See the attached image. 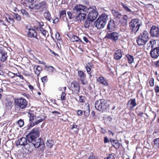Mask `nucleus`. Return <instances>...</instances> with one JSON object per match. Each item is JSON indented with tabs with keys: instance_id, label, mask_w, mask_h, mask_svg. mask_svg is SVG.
<instances>
[{
	"instance_id": "09e8293b",
	"label": "nucleus",
	"mask_w": 159,
	"mask_h": 159,
	"mask_svg": "<svg viewBox=\"0 0 159 159\" xmlns=\"http://www.w3.org/2000/svg\"><path fill=\"white\" fill-rule=\"evenodd\" d=\"M41 80L43 83H46L48 81L47 77L46 76H44L41 78Z\"/></svg>"
},
{
	"instance_id": "c756f323",
	"label": "nucleus",
	"mask_w": 159,
	"mask_h": 159,
	"mask_svg": "<svg viewBox=\"0 0 159 159\" xmlns=\"http://www.w3.org/2000/svg\"><path fill=\"white\" fill-rule=\"evenodd\" d=\"M126 57L128 59V62L131 64L134 62V59L133 57L130 55H126Z\"/></svg>"
},
{
	"instance_id": "f03ea898",
	"label": "nucleus",
	"mask_w": 159,
	"mask_h": 159,
	"mask_svg": "<svg viewBox=\"0 0 159 159\" xmlns=\"http://www.w3.org/2000/svg\"><path fill=\"white\" fill-rule=\"evenodd\" d=\"M95 6H93L92 7H90L88 8H87V11L88 12V14L87 19L84 24L85 27L86 28L89 27L91 24V23L95 20L98 16V13L95 10Z\"/></svg>"
},
{
	"instance_id": "5fc2aeb1",
	"label": "nucleus",
	"mask_w": 159,
	"mask_h": 159,
	"mask_svg": "<svg viewBox=\"0 0 159 159\" xmlns=\"http://www.w3.org/2000/svg\"><path fill=\"white\" fill-rule=\"evenodd\" d=\"M77 127H78V126L77 125H75L74 123L72 125L71 129H76V131H77L79 130V128H77Z\"/></svg>"
},
{
	"instance_id": "9b49d317",
	"label": "nucleus",
	"mask_w": 159,
	"mask_h": 159,
	"mask_svg": "<svg viewBox=\"0 0 159 159\" xmlns=\"http://www.w3.org/2000/svg\"><path fill=\"white\" fill-rule=\"evenodd\" d=\"M35 148H39L40 151L43 152L45 149V145L43 140H41V138H39L37 139L34 143H33Z\"/></svg>"
},
{
	"instance_id": "6e6552de",
	"label": "nucleus",
	"mask_w": 159,
	"mask_h": 159,
	"mask_svg": "<svg viewBox=\"0 0 159 159\" xmlns=\"http://www.w3.org/2000/svg\"><path fill=\"white\" fill-rule=\"evenodd\" d=\"M129 24L130 30L135 33L139 30L140 27L142 25L139 20L136 19L132 20Z\"/></svg>"
},
{
	"instance_id": "79ce46f5",
	"label": "nucleus",
	"mask_w": 159,
	"mask_h": 159,
	"mask_svg": "<svg viewBox=\"0 0 159 159\" xmlns=\"http://www.w3.org/2000/svg\"><path fill=\"white\" fill-rule=\"evenodd\" d=\"M122 6L127 11L131 12L132 11L129 8L127 7L126 6V5L122 3Z\"/></svg>"
},
{
	"instance_id": "a18cd8bd",
	"label": "nucleus",
	"mask_w": 159,
	"mask_h": 159,
	"mask_svg": "<svg viewBox=\"0 0 159 159\" xmlns=\"http://www.w3.org/2000/svg\"><path fill=\"white\" fill-rule=\"evenodd\" d=\"M18 123L20 127H22L24 124V121L21 119L18 120Z\"/></svg>"
},
{
	"instance_id": "f704fd0d",
	"label": "nucleus",
	"mask_w": 159,
	"mask_h": 159,
	"mask_svg": "<svg viewBox=\"0 0 159 159\" xmlns=\"http://www.w3.org/2000/svg\"><path fill=\"white\" fill-rule=\"evenodd\" d=\"M154 145L159 148V138L155 139L154 140Z\"/></svg>"
},
{
	"instance_id": "4c0bfd02",
	"label": "nucleus",
	"mask_w": 159,
	"mask_h": 159,
	"mask_svg": "<svg viewBox=\"0 0 159 159\" xmlns=\"http://www.w3.org/2000/svg\"><path fill=\"white\" fill-rule=\"evenodd\" d=\"M12 102L10 101H8L6 103V105L8 108H11L12 107Z\"/></svg>"
},
{
	"instance_id": "f3484780",
	"label": "nucleus",
	"mask_w": 159,
	"mask_h": 159,
	"mask_svg": "<svg viewBox=\"0 0 159 159\" xmlns=\"http://www.w3.org/2000/svg\"><path fill=\"white\" fill-rule=\"evenodd\" d=\"M0 54H1L0 60L2 62H4L7 60V52L2 49H0Z\"/></svg>"
},
{
	"instance_id": "b1692460",
	"label": "nucleus",
	"mask_w": 159,
	"mask_h": 159,
	"mask_svg": "<svg viewBox=\"0 0 159 159\" xmlns=\"http://www.w3.org/2000/svg\"><path fill=\"white\" fill-rule=\"evenodd\" d=\"M28 143V142L26 144L25 146V148H26L28 152H31L33 151V148L34 146V145L32 144L31 143Z\"/></svg>"
},
{
	"instance_id": "ea45409f",
	"label": "nucleus",
	"mask_w": 159,
	"mask_h": 159,
	"mask_svg": "<svg viewBox=\"0 0 159 159\" xmlns=\"http://www.w3.org/2000/svg\"><path fill=\"white\" fill-rule=\"evenodd\" d=\"M14 18L19 21L20 20L21 18L20 16L18 14L14 13Z\"/></svg>"
},
{
	"instance_id": "cd10ccee",
	"label": "nucleus",
	"mask_w": 159,
	"mask_h": 159,
	"mask_svg": "<svg viewBox=\"0 0 159 159\" xmlns=\"http://www.w3.org/2000/svg\"><path fill=\"white\" fill-rule=\"evenodd\" d=\"M20 11L23 15L25 17L29 18L30 17L29 13L24 9H21Z\"/></svg>"
},
{
	"instance_id": "dca6fc26",
	"label": "nucleus",
	"mask_w": 159,
	"mask_h": 159,
	"mask_svg": "<svg viewBox=\"0 0 159 159\" xmlns=\"http://www.w3.org/2000/svg\"><path fill=\"white\" fill-rule=\"evenodd\" d=\"M150 54L152 58L155 59L157 58L159 56V47L152 48Z\"/></svg>"
},
{
	"instance_id": "c85d7f7f",
	"label": "nucleus",
	"mask_w": 159,
	"mask_h": 159,
	"mask_svg": "<svg viewBox=\"0 0 159 159\" xmlns=\"http://www.w3.org/2000/svg\"><path fill=\"white\" fill-rule=\"evenodd\" d=\"M43 119H41L39 120H36V121H34L33 123H31V124L29 126H30V127H32L34 125H35L39 123L42 122L43 121Z\"/></svg>"
},
{
	"instance_id": "338daca9",
	"label": "nucleus",
	"mask_w": 159,
	"mask_h": 159,
	"mask_svg": "<svg viewBox=\"0 0 159 159\" xmlns=\"http://www.w3.org/2000/svg\"><path fill=\"white\" fill-rule=\"evenodd\" d=\"M108 132L110 135L111 134L112 136L114 135V133H112L111 130H108Z\"/></svg>"
},
{
	"instance_id": "bb28decb",
	"label": "nucleus",
	"mask_w": 159,
	"mask_h": 159,
	"mask_svg": "<svg viewBox=\"0 0 159 159\" xmlns=\"http://www.w3.org/2000/svg\"><path fill=\"white\" fill-rule=\"evenodd\" d=\"M46 145L48 148L52 147L53 145L54 144L53 141L52 140H48L46 143Z\"/></svg>"
},
{
	"instance_id": "412c9836",
	"label": "nucleus",
	"mask_w": 159,
	"mask_h": 159,
	"mask_svg": "<svg viewBox=\"0 0 159 159\" xmlns=\"http://www.w3.org/2000/svg\"><path fill=\"white\" fill-rule=\"evenodd\" d=\"M34 115L32 113V111H29L28 112V116L29 117L30 123L28 125V126L29 128H30L31 127L29 126L30 125L34 122L33 121L34 119Z\"/></svg>"
},
{
	"instance_id": "c03bdc74",
	"label": "nucleus",
	"mask_w": 159,
	"mask_h": 159,
	"mask_svg": "<svg viewBox=\"0 0 159 159\" xmlns=\"http://www.w3.org/2000/svg\"><path fill=\"white\" fill-rule=\"evenodd\" d=\"M84 114L86 116H88L89 114V108H88L87 110L84 111Z\"/></svg>"
},
{
	"instance_id": "a19ab883",
	"label": "nucleus",
	"mask_w": 159,
	"mask_h": 159,
	"mask_svg": "<svg viewBox=\"0 0 159 159\" xmlns=\"http://www.w3.org/2000/svg\"><path fill=\"white\" fill-rule=\"evenodd\" d=\"M43 35L44 36H46V33L47 31L43 29L42 27H41L40 30H39Z\"/></svg>"
},
{
	"instance_id": "4468645a",
	"label": "nucleus",
	"mask_w": 159,
	"mask_h": 159,
	"mask_svg": "<svg viewBox=\"0 0 159 159\" xmlns=\"http://www.w3.org/2000/svg\"><path fill=\"white\" fill-rule=\"evenodd\" d=\"M78 76L81 83L83 85L86 84L87 81L86 79V75L82 71L79 70L78 71Z\"/></svg>"
},
{
	"instance_id": "4be33fe9",
	"label": "nucleus",
	"mask_w": 159,
	"mask_h": 159,
	"mask_svg": "<svg viewBox=\"0 0 159 159\" xmlns=\"http://www.w3.org/2000/svg\"><path fill=\"white\" fill-rule=\"evenodd\" d=\"M110 142L112 145L116 149H118L120 147V144L117 140L110 139Z\"/></svg>"
},
{
	"instance_id": "2eb2a0df",
	"label": "nucleus",
	"mask_w": 159,
	"mask_h": 159,
	"mask_svg": "<svg viewBox=\"0 0 159 159\" xmlns=\"http://www.w3.org/2000/svg\"><path fill=\"white\" fill-rule=\"evenodd\" d=\"M150 33L152 37H158L159 36V28L153 26L151 28Z\"/></svg>"
},
{
	"instance_id": "13d9d810",
	"label": "nucleus",
	"mask_w": 159,
	"mask_h": 159,
	"mask_svg": "<svg viewBox=\"0 0 159 159\" xmlns=\"http://www.w3.org/2000/svg\"><path fill=\"white\" fill-rule=\"evenodd\" d=\"M155 90L156 93H157L159 92V87L156 86L155 87Z\"/></svg>"
},
{
	"instance_id": "37998d69",
	"label": "nucleus",
	"mask_w": 159,
	"mask_h": 159,
	"mask_svg": "<svg viewBox=\"0 0 159 159\" xmlns=\"http://www.w3.org/2000/svg\"><path fill=\"white\" fill-rule=\"evenodd\" d=\"M154 79L152 78L150 79L149 81V83L150 86L152 87L154 85Z\"/></svg>"
},
{
	"instance_id": "2f4dec72",
	"label": "nucleus",
	"mask_w": 159,
	"mask_h": 159,
	"mask_svg": "<svg viewBox=\"0 0 159 159\" xmlns=\"http://www.w3.org/2000/svg\"><path fill=\"white\" fill-rule=\"evenodd\" d=\"M67 14L70 19H71L73 18H75V15H74L75 14H74L73 12L72 13L70 11H69L67 12Z\"/></svg>"
},
{
	"instance_id": "603ef678",
	"label": "nucleus",
	"mask_w": 159,
	"mask_h": 159,
	"mask_svg": "<svg viewBox=\"0 0 159 159\" xmlns=\"http://www.w3.org/2000/svg\"><path fill=\"white\" fill-rule=\"evenodd\" d=\"M54 70V68L51 66L47 68L46 70H47L49 71H50L53 72Z\"/></svg>"
},
{
	"instance_id": "052dcab7",
	"label": "nucleus",
	"mask_w": 159,
	"mask_h": 159,
	"mask_svg": "<svg viewBox=\"0 0 159 159\" xmlns=\"http://www.w3.org/2000/svg\"><path fill=\"white\" fill-rule=\"evenodd\" d=\"M84 41L86 43H88L89 42V40L88 38L86 37H84L83 38Z\"/></svg>"
},
{
	"instance_id": "c9c22d12",
	"label": "nucleus",
	"mask_w": 159,
	"mask_h": 159,
	"mask_svg": "<svg viewBox=\"0 0 159 159\" xmlns=\"http://www.w3.org/2000/svg\"><path fill=\"white\" fill-rule=\"evenodd\" d=\"M85 68L88 73L89 74L90 77H91L92 75H91V68L89 67L88 66H86Z\"/></svg>"
},
{
	"instance_id": "1a4fd4ad",
	"label": "nucleus",
	"mask_w": 159,
	"mask_h": 159,
	"mask_svg": "<svg viewBox=\"0 0 159 159\" xmlns=\"http://www.w3.org/2000/svg\"><path fill=\"white\" fill-rule=\"evenodd\" d=\"M33 8L37 10L40 9L42 11H44L47 8V3L44 0H40L37 4L34 5Z\"/></svg>"
},
{
	"instance_id": "f257e3e1",
	"label": "nucleus",
	"mask_w": 159,
	"mask_h": 159,
	"mask_svg": "<svg viewBox=\"0 0 159 159\" xmlns=\"http://www.w3.org/2000/svg\"><path fill=\"white\" fill-rule=\"evenodd\" d=\"M87 10V7L86 6L80 4L76 5L73 9L74 13L75 15V20L77 21H81L85 20L86 14L82 12H86Z\"/></svg>"
},
{
	"instance_id": "774afa93",
	"label": "nucleus",
	"mask_w": 159,
	"mask_h": 159,
	"mask_svg": "<svg viewBox=\"0 0 159 159\" xmlns=\"http://www.w3.org/2000/svg\"><path fill=\"white\" fill-rule=\"evenodd\" d=\"M29 88H30V89H31V90H32L33 89H34V88H33V87L31 85H30L29 86Z\"/></svg>"
},
{
	"instance_id": "bf43d9fd",
	"label": "nucleus",
	"mask_w": 159,
	"mask_h": 159,
	"mask_svg": "<svg viewBox=\"0 0 159 159\" xmlns=\"http://www.w3.org/2000/svg\"><path fill=\"white\" fill-rule=\"evenodd\" d=\"M77 114L80 116H81L83 114V112L82 111L79 110L77 111Z\"/></svg>"
},
{
	"instance_id": "e2e57ef3",
	"label": "nucleus",
	"mask_w": 159,
	"mask_h": 159,
	"mask_svg": "<svg viewBox=\"0 0 159 159\" xmlns=\"http://www.w3.org/2000/svg\"><path fill=\"white\" fill-rule=\"evenodd\" d=\"M154 63L157 67H159V60L155 62Z\"/></svg>"
},
{
	"instance_id": "393cba45",
	"label": "nucleus",
	"mask_w": 159,
	"mask_h": 159,
	"mask_svg": "<svg viewBox=\"0 0 159 159\" xmlns=\"http://www.w3.org/2000/svg\"><path fill=\"white\" fill-rule=\"evenodd\" d=\"M42 67L39 66H35L34 67L35 73L38 76L40 73V71L42 70Z\"/></svg>"
},
{
	"instance_id": "4d7b16f0",
	"label": "nucleus",
	"mask_w": 159,
	"mask_h": 159,
	"mask_svg": "<svg viewBox=\"0 0 159 159\" xmlns=\"http://www.w3.org/2000/svg\"><path fill=\"white\" fill-rule=\"evenodd\" d=\"M128 19V16L126 15H125L123 16V20L126 22H127V20Z\"/></svg>"
},
{
	"instance_id": "423d86ee",
	"label": "nucleus",
	"mask_w": 159,
	"mask_h": 159,
	"mask_svg": "<svg viewBox=\"0 0 159 159\" xmlns=\"http://www.w3.org/2000/svg\"><path fill=\"white\" fill-rule=\"evenodd\" d=\"M108 107L106 101L103 99L96 101L95 103V107L96 110L102 112L105 111Z\"/></svg>"
},
{
	"instance_id": "0eeeda50",
	"label": "nucleus",
	"mask_w": 159,
	"mask_h": 159,
	"mask_svg": "<svg viewBox=\"0 0 159 159\" xmlns=\"http://www.w3.org/2000/svg\"><path fill=\"white\" fill-rule=\"evenodd\" d=\"M15 102L16 109L19 110H24L28 105V102L23 98L15 99Z\"/></svg>"
},
{
	"instance_id": "864d4df0",
	"label": "nucleus",
	"mask_w": 159,
	"mask_h": 159,
	"mask_svg": "<svg viewBox=\"0 0 159 159\" xmlns=\"http://www.w3.org/2000/svg\"><path fill=\"white\" fill-rule=\"evenodd\" d=\"M84 97L83 96H81L80 97V98L79 100V101L80 102H84Z\"/></svg>"
},
{
	"instance_id": "69168bd1",
	"label": "nucleus",
	"mask_w": 159,
	"mask_h": 159,
	"mask_svg": "<svg viewBox=\"0 0 159 159\" xmlns=\"http://www.w3.org/2000/svg\"><path fill=\"white\" fill-rule=\"evenodd\" d=\"M50 52H51L53 54L54 56H58V55L56 53H55V52H54L53 51H52L51 50H50Z\"/></svg>"
},
{
	"instance_id": "473e14b6",
	"label": "nucleus",
	"mask_w": 159,
	"mask_h": 159,
	"mask_svg": "<svg viewBox=\"0 0 159 159\" xmlns=\"http://www.w3.org/2000/svg\"><path fill=\"white\" fill-rule=\"evenodd\" d=\"M73 42H79V38L75 35H73L72 36L70 39Z\"/></svg>"
},
{
	"instance_id": "7ed1b4c3",
	"label": "nucleus",
	"mask_w": 159,
	"mask_h": 159,
	"mask_svg": "<svg viewBox=\"0 0 159 159\" xmlns=\"http://www.w3.org/2000/svg\"><path fill=\"white\" fill-rule=\"evenodd\" d=\"M39 135V128H35L32 129L26 137L28 139V143L33 144L36 142Z\"/></svg>"
},
{
	"instance_id": "6ab92c4d",
	"label": "nucleus",
	"mask_w": 159,
	"mask_h": 159,
	"mask_svg": "<svg viewBox=\"0 0 159 159\" xmlns=\"http://www.w3.org/2000/svg\"><path fill=\"white\" fill-rule=\"evenodd\" d=\"M27 137L26 138L22 137L18 140L16 144L25 146L27 142Z\"/></svg>"
},
{
	"instance_id": "a211bd4d",
	"label": "nucleus",
	"mask_w": 159,
	"mask_h": 159,
	"mask_svg": "<svg viewBox=\"0 0 159 159\" xmlns=\"http://www.w3.org/2000/svg\"><path fill=\"white\" fill-rule=\"evenodd\" d=\"M27 34L29 38H34L38 39L37 37V33L33 29H29Z\"/></svg>"
},
{
	"instance_id": "39448f33",
	"label": "nucleus",
	"mask_w": 159,
	"mask_h": 159,
	"mask_svg": "<svg viewBox=\"0 0 159 159\" xmlns=\"http://www.w3.org/2000/svg\"><path fill=\"white\" fill-rule=\"evenodd\" d=\"M149 35L148 32L145 30L142 32L137 39V42L139 46L144 45L149 39Z\"/></svg>"
},
{
	"instance_id": "49530a36",
	"label": "nucleus",
	"mask_w": 159,
	"mask_h": 159,
	"mask_svg": "<svg viewBox=\"0 0 159 159\" xmlns=\"http://www.w3.org/2000/svg\"><path fill=\"white\" fill-rule=\"evenodd\" d=\"M6 19L7 21L9 23H10L11 24H13L14 22V20L12 18H11L10 17L8 18V19L9 21L8 20L7 17L6 18Z\"/></svg>"
},
{
	"instance_id": "e433bc0d",
	"label": "nucleus",
	"mask_w": 159,
	"mask_h": 159,
	"mask_svg": "<svg viewBox=\"0 0 159 159\" xmlns=\"http://www.w3.org/2000/svg\"><path fill=\"white\" fill-rule=\"evenodd\" d=\"M66 94L64 92H62L61 96V98L62 101H65L66 99Z\"/></svg>"
},
{
	"instance_id": "5701e85b",
	"label": "nucleus",
	"mask_w": 159,
	"mask_h": 159,
	"mask_svg": "<svg viewBox=\"0 0 159 159\" xmlns=\"http://www.w3.org/2000/svg\"><path fill=\"white\" fill-rule=\"evenodd\" d=\"M122 57V55L121 53V51L118 49L115 51L114 59L116 60L120 59Z\"/></svg>"
},
{
	"instance_id": "3c124183",
	"label": "nucleus",
	"mask_w": 159,
	"mask_h": 159,
	"mask_svg": "<svg viewBox=\"0 0 159 159\" xmlns=\"http://www.w3.org/2000/svg\"><path fill=\"white\" fill-rule=\"evenodd\" d=\"M36 24L39 26V27H42L44 25L43 23L42 22L38 21Z\"/></svg>"
},
{
	"instance_id": "ddd939ff",
	"label": "nucleus",
	"mask_w": 159,
	"mask_h": 159,
	"mask_svg": "<svg viewBox=\"0 0 159 159\" xmlns=\"http://www.w3.org/2000/svg\"><path fill=\"white\" fill-rule=\"evenodd\" d=\"M119 37V34L117 33L114 32L109 33H107L106 36V38L114 41H117Z\"/></svg>"
},
{
	"instance_id": "7c9ffc66",
	"label": "nucleus",
	"mask_w": 159,
	"mask_h": 159,
	"mask_svg": "<svg viewBox=\"0 0 159 159\" xmlns=\"http://www.w3.org/2000/svg\"><path fill=\"white\" fill-rule=\"evenodd\" d=\"M44 18L47 20L51 22L50 21V17L51 16L49 12L48 11V12H45L44 13Z\"/></svg>"
},
{
	"instance_id": "58836bf2",
	"label": "nucleus",
	"mask_w": 159,
	"mask_h": 159,
	"mask_svg": "<svg viewBox=\"0 0 159 159\" xmlns=\"http://www.w3.org/2000/svg\"><path fill=\"white\" fill-rule=\"evenodd\" d=\"M60 16L61 18L63 19L66 16V11L65 10L61 11L60 13Z\"/></svg>"
},
{
	"instance_id": "a878e982",
	"label": "nucleus",
	"mask_w": 159,
	"mask_h": 159,
	"mask_svg": "<svg viewBox=\"0 0 159 159\" xmlns=\"http://www.w3.org/2000/svg\"><path fill=\"white\" fill-rule=\"evenodd\" d=\"M111 12L113 16L117 18L120 19L122 16V15L120 13L117 11L115 10H112Z\"/></svg>"
},
{
	"instance_id": "20e7f679",
	"label": "nucleus",
	"mask_w": 159,
	"mask_h": 159,
	"mask_svg": "<svg viewBox=\"0 0 159 159\" xmlns=\"http://www.w3.org/2000/svg\"><path fill=\"white\" fill-rule=\"evenodd\" d=\"M108 20V16L105 14H102L99 16L98 19L94 22L95 27L98 29L103 28Z\"/></svg>"
},
{
	"instance_id": "0e129e2a",
	"label": "nucleus",
	"mask_w": 159,
	"mask_h": 159,
	"mask_svg": "<svg viewBox=\"0 0 159 159\" xmlns=\"http://www.w3.org/2000/svg\"><path fill=\"white\" fill-rule=\"evenodd\" d=\"M41 27H38L37 26H34V29L37 30L39 31Z\"/></svg>"
},
{
	"instance_id": "6e6d98bb",
	"label": "nucleus",
	"mask_w": 159,
	"mask_h": 159,
	"mask_svg": "<svg viewBox=\"0 0 159 159\" xmlns=\"http://www.w3.org/2000/svg\"><path fill=\"white\" fill-rule=\"evenodd\" d=\"M56 38L58 40H60V39H61L60 36V34L59 33H56Z\"/></svg>"
},
{
	"instance_id": "9d476101",
	"label": "nucleus",
	"mask_w": 159,
	"mask_h": 159,
	"mask_svg": "<svg viewBox=\"0 0 159 159\" xmlns=\"http://www.w3.org/2000/svg\"><path fill=\"white\" fill-rule=\"evenodd\" d=\"M70 89L72 93L75 95L78 94L80 92V86L79 84L75 80H74L71 83Z\"/></svg>"
},
{
	"instance_id": "8fccbe9b",
	"label": "nucleus",
	"mask_w": 159,
	"mask_h": 159,
	"mask_svg": "<svg viewBox=\"0 0 159 159\" xmlns=\"http://www.w3.org/2000/svg\"><path fill=\"white\" fill-rule=\"evenodd\" d=\"M14 75H16V76L20 78L23 80L24 78L23 76L21 75L19 73H18L16 74H14Z\"/></svg>"
},
{
	"instance_id": "de8ad7c7",
	"label": "nucleus",
	"mask_w": 159,
	"mask_h": 159,
	"mask_svg": "<svg viewBox=\"0 0 159 159\" xmlns=\"http://www.w3.org/2000/svg\"><path fill=\"white\" fill-rule=\"evenodd\" d=\"M104 159H115V157L112 154H109L107 158H105Z\"/></svg>"
},
{
	"instance_id": "72a5a7b5",
	"label": "nucleus",
	"mask_w": 159,
	"mask_h": 159,
	"mask_svg": "<svg viewBox=\"0 0 159 159\" xmlns=\"http://www.w3.org/2000/svg\"><path fill=\"white\" fill-rule=\"evenodd\" d=\"M130 102V104L132 106V107H134L136 105V103L135 101V98L133 99H130L129 101Z\"/></svg>"
},
{
	"instance_id": "f8f14e48",
	"label": "nucleus",
	"mask_w": 159,
	"mask_h": 159,
	"mask_svg": "<svg viewBox=\"0 0 159 159\" xmlns=\"http://www.w3.org/2000/svg\"><path fill=\"white\" fill-rule=\"evenodd\" d=\"M116 28V25L115 21L113 20H110L107 25L106 31L107 33L111 32L114 31Z\"/></svg>"
},
{
	"instance_id": "680f3d73",
	"label": "nucleus",
	"mask_w": 159,
	"mask_h": 159,
	"mask_svg": "<svg viewBox=\"0 0 159 159\" xmlns=\"http://www.w3.org/2000/svg\"><path fill=\"white\" fill-rule=\"evenodd\" d=\"M109 142L108 138L107 137H105L104 139V142L105 143H107Z\"/></svg>"
},
{
	"instance_id": "aec40b11",
	"label": "nucleus",
	"mask_w": 159,
	"mask_h": 159,
	"mask_svg": "<svg viewBox=\"0 0 159 159\" xmlns=\"http://www.w3.org/2000/svg\"><path fill=\"white\" fill-rule=\"evenodd\" d=\"M97 81L102 85L105 86H108L109 85L107 80L103 77H100L97 79Z\"/></svg>"
}]
</instances>
